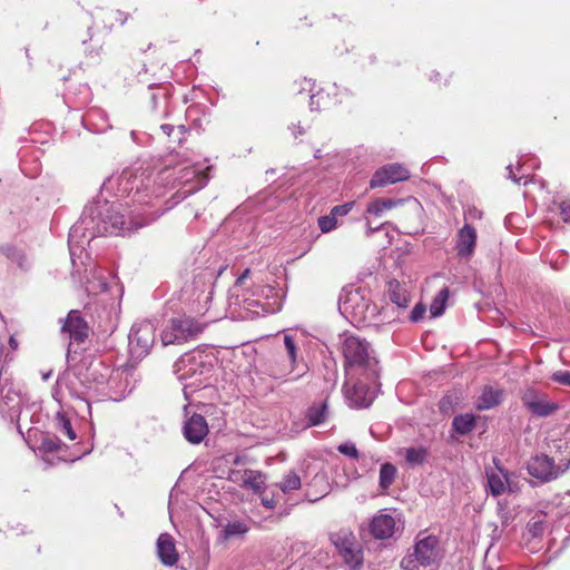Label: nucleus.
Here are the masks:
<instances>
[{
  "label": "nucleus",
  "instance_id": "18",
  "mask_svg": "<svg viewBox=\"0 0 570 570\" xmlns=\"http://www.w3.org/2000/svg\"><path fill=\"white\" fill-rule=\"evenodd\" d=\"M502 392L491 386H485L479 397L478 409L489 410L500 404Z\"/></svg>",
  "mask_w": 570,
  "mask_h": 570
},
{
  "label": "nucleus",
  "instance_id": "3",
  "mask_svg": "<svg viewBox=\"0 0 570 570\" xmlns=\"http://www.w3.org/2000/svg\"><path fill=\"white\" fill-rule=\"evenodd\" d=\"M204 327L202 323L190 317L171 320L168 328L161 334L163 344H183L196 337Z\"/></svg>",
  "mask_w": 570,
  "mask_h": 570
},
{
  "label": "nucleus",
  "instance_id": "30",
  "mask_svg": "<svg viewBox=\"0 0 570 570\" xmlns=\"http://www.w3.org/2000/svg\"><path fill=\"white\" fill-rule=\"evenodd\" d=\"M57 421L59 431L65 433L69 438V440L72 441L77 438L76 432L71 426L70 420L65 414L58 413Z\"/></svg>",
  "mask_w": 570,
  "mask_h": 570
},
{
  "label": "nucleus",
  "instance_id": "16",
  "mask_svg": "<svg viewBox=\"0 0 570 570\" xmlns=\"http://www.w3.org/2000/svg\"><path fill=\"white\" fill-rule=\"evenodd\" d=\"M297 358H268L265 366L269 371V375L274 379H282L292 373Z\"/></svg>",
  "mask_w": 570,
  "mask_h": 570
},
{
  "label": "nucleus",
  "instance_id": "17",
  "mask_svg": "<svg viewBox=\"0 0 570 570\" xmlns=\"http://www.w3.org/2000/svg\"><path fill=\"white\" fill-rule=\"evenodd\" d=\"M307 342H309L308 338L302 332L284 336V345L289 356H296L297 352L311 353V350L305 346Z\"/></svg>",
  "mask_w": 570,
  "mask_h": 570
},
{
  "label": "nucleus",
  "instance_id": "37",
  "mask_svg": "<svg viewBox=\"0 0 570 570\" xmlns=\"http://www.w3.org/2000/svg\"><path fill=\"white\" fill-rule=\"evenodd\" d=\"M354 206V203H346V204H343V205H337V206H334L332 209H331V213L337 218L338 216H345L347 215L352 207Z\"/></svg>",
  "mask_w": 570,
  "mask_h": 570
},
{
  "label": "nucleus",
  "instance_id": "20",
  "mask_svg": "<svg viewBox=\"0 0 570 570\" xmlns=\"http://www.w3.org/2000/svg\"><path fill=\"white\" fill-rule=\"evenodd\" d=\"M488 484L492 495L498 497L505 490L507 475L502 470L487 472Z\"/></svg>",
  "mask_w": 570,
  "mask_h": 570
},
{
  "label": "nucleus",
  "instance_id": "26",
  "mask_svg": "<svg viewBox=\"0 0 570 570\" xmlns=\"http://www.w3.org/2000/svg\"><path fill=\"white\" fill-rule=\"evenodd\" d=\"M396 468L391 463H384L380 470V487L383 490L389 489L395 479Z\"/></svg>",
  "mask_w": 570,
  "mask_h": 570
},
{
  "label": "nucleus",
  "instance_id": "40",
  "mask_svg": "<svg viewBox=\"0 0 570 570\" xmlns=\"http://www.w3.org/2000/svg\"><path fill=\"white\" fill-rule=\"evenodd\" d=\"M370 358H346L345 367H353V366H360V367H366L368 366Z\"/></svg>",
  "mask_w": 570,
  "mask_h": 570
},
{
  "label": "nucleus",
  "instance_id": "45",
  "mask_svg": "<svg viewBox=\"0 0 570 570\" xmlns=\"http://www.w3.org/2000/svg\"><path fill=\"white\" fill-rule=\"evenodd\" d=\"M249 274H250V269H249V268H246V269L242 273V275L237 278L236 284H237V285H242V284H244L245 279L249 276Z\"/></svg>",
  "mask_w": 570,
  "mask_h": 570
},
{
  "label": "nucleus",
  "instance_id": "29",
  "mask_svg": "<svg viewBox=\"0 0 570 570\" xmlns=\"http://www.w3.org/2000/svg\"><path fill=\"white\" fill-rule=\"evenodd\" d=\"M108 219L110 222V229L108 227H105L106 233H117L124 229V216L119 214L118 212H111L108 216Z\"/></svg>",
  "mask_w": 570,
  "mask_h": 570
},
{
  "label": "nucleus",
  "instance_id": "23",
  "mask_svg": "<svg viewBox=\"0 0 570 570\" xmlns=\"http://www.w3.org/2000/svg\"><path fill=\"white\" fill-rule=\"evenodd\" d=\"M474 426L475 419L472 414L458 415L453 419L452 422L453 430L461 435L470 433L474 429Z\"/></svg>",
  "mask_w": 570,
  "mask_h": 570
},
{
  "label": "nucleus",
  "instance_id": "21",
  "mask_svg": "<svg viewBox=\"0 0 570 570\" xmlns=\"http://www.w3.org/2000/svg\"><path fill=\"white\" fill-rule=\"evenodd\" d=\"M368 389L363 383H356L351 393L348 394V397L351 401L358 407H367L372 400L371 397H367Z\"/></svg>",
  "mask_w": 570,
  "mask_h": 570
},
{
  "label": "nucleus",
  "instance_id": "8",
  "mask_svg": "<svg viewBox=\"0 0 570 570\" xmlns=\"http://www.w3.org/2000/svg\"><path fill=\"white\" fill-rule=\"evenodd\" d=\"M405 204H409L411 206L410 212L417 215L420 212V204L416 199H391V198H377L373 202H371L367 205L366 212H365V219L367 222V226L371 230H376L380 228V226L372 227L371 225V217L380 218L386 213L387 210H391L392 208H395L397 206H404Z\"/></svg>",
  "mask_w": 570,
  "mask_h": 570
},
{
  "label": "nucleus",
  "instance_id": "42",
  "mask_svg": "<svg viewBox=\"0 0 570 570\" xmlns=\"http://www.w3.org/2000/svg\"><path fill=\"white\" fill-rule=\"evenodd\" d=\"M183 171L185 173L184 177H187V176H189V174H191L193 176H197V177L202 176V179H204V180L207 179L206 171H197L194 168H185Z\"/></svg>",
  "mask_w": 570,
  "mask_h": 570
},
{
  "label": "nucleus",
  "instance_id": "19",
  "mask_svg": "<svg viewBox=\"0 0 570 570\" xmlns=\"http://www.w3.org/2000/svg\"><path fill=\"white\" fill-rule=\"evenodd\" d=\"M243 488L250 489L255 493H262L265 488V475L261 471L245 470Z\"/></svg>",
  "mask_w": 570,
  "mask_h": 570
},
{
  "label": "nucleus",
  "instance_id": "24",
  "mask_svg": "<svg viewBox=\"0 0 570 570\" xmlns=\"http://www.w3.org/2000/svg\"><path fill=\"white\" fill-rule=\"evenodd\" d=\"M449 297L450 289L445 286L436 294L430 305V313L432 317H439L443 314Z\"/></svg>",
  "mask_w": 570,
  "mask_h": 570
},
{
  "label": "nucleus",
  "instance_id": "25",
  "mask_svg": "<svg viewBox=\"0 0 570 570\" xmlns=\"http://www.w3.org/2000/svg\"><path fill=\"white\" fill-rule=\"evenodd\" d=\"M249 531V527L244 521H230L226 525H224L222 530V538L224 540H228L233 537L244 535Z\"/></svg>",
  "mask_w": 570,
  "mask_h": 570
},
{
  "label": "nucleus",
  "instance_id": "27",
  "mask_svg": "<svg viewBox=\"0 0 570 570\" xmlns=\"http://www.w3.org/2000/svg\"><path fill=\"white\" fill-rule=\"evenodd\" d=\"M429 456V451L425 448H409L406 449L405 459L411 465L423 464Z\"/></svg>",
  "mask_w": 570,
  "mask_h": 570
},
{
  "label": "nucleus",
  "instance_id": "46",
  "mask_svg": "<svg viewBox=\"0 0 570 570\" xmlns=\"http://www.w3.org/2000/svg\"><path fill=\"white\" fill-rule=\"evenodd\" d=\"M3 354L6 356H8L9 355V351H8V347L4 344L3 340L0 337V356L3 355Z\"/></svg>",
  "mask_w": 570,
  "mask_h": 570
},
{
  "label": "nucleus",
  "instance_id": "33",
  "mask_svg": "<svg viewBox=\"0 0 570 570\" xmlns=\"http://www.w3.org/2000/svg\"><path fill=\"white\" fill-rule=\"evenodd\" d=\"M543 524H544V521L541 519L540 515H534L531 520V522L529 523V527H530V532L532 533L533 537H539L541 535V533L543 532Z\"/></svg>",
  "mask_w": 570,
  "mask_h": 570
},
{
  "label": "nucleus",
  "instance_id": "4",
  "mask_svg": "<svg viewBox=\"0 0 570 570\" xmlns=\"http://www.w3.org/2000/svg\"><path fill=\"white\" fill-rule=\"evenodd\" d=\"M331 541L348 566L356 568L362 564V550L352 531L342 529L332 533Z\"/></svg>",
  "mask_w": 570,
  "mask_h": 570
},
{
  "label": "nucleus",
  "instance_id": "10",
  "mask_svg": "<svg viewBox=\"0 0 570 570\" xmlns=\"http://www.w3.org/2000/svg\"><path fill=\"white\" fill-rule=\"evenodd\" d=\"M395 524V520L392 515L380 511L368 523V530L373 538L385 540L394 534Z\"/></svg>",
  "mask_w": 570,
  "mask_h": 570
},
{
  "label": "nucleus",
  "instance_id": "38",
  "mask_svg": "<svg viewBox=\"0 0 570 570\" xmlns=\"http://www.w3.org/2000/svg\"><path fill=\"white\" fill-rule=\"evenodd\" d=\"M440 411L444 414H450L453 411V399L451 395H445L439 403Z\"/></svg>",
  "mask_w": 570,
  "mask_h": 570
},
{
  "label": "nucleus",
  "instance_id": "35",
  "mask_svg": "<svg viewBox=\"0 0 570 570\" xmlns=\"http://www.w3.org/2000/svg\"><path fill=\"white\" fill-rule=\"evenodd\" d=\"M338 452L353 459H358V451L353 443H344L338 445Z\"/></svg>",
  "mask_w": 570,
  "mask_h": 570
},
{
  "label": "nucleus",
  "instance_id": "13",
  "mask_svg": "<svg viewBox=\"0 0 570 570\" xmlns=\"http://www.w3.org/2000/svg\"><path fill=\"white\" fill-rule=\"evenodd\" d=\"M343 94L336 86L321 88L318 91L311 96V106L316 110H325L342 102L337 97Z\"/></svg>",
  "mask_w": 570,
  "mask_h": 570
},
{
  "label": "nucleus",
  "instance_id": "9",
  "mask_svg": "<svg viewBox=\"0 0 570 570\" xmlns=\"http://www.w3.org/2000/svg\"><path fill=\"white\" fill-rule=\"evenodd\" d=\"M476 240V229L470 224H464L456 234L455 250L458 257L469 261L475 252Z\"/></svg>",
  "mask_w": 570,
  "mask_h": 570
},
{
  "label": "nucleus",
  "instance_id": "39",
  "mask_svg": "<svg viewBox=\"0 0 570 570\" xmlns=\"http://www.w3.org/2000/svg\"><path fill=\"white\" fill-rule=\"evenodd\" d=\"M553 381L570 386V372L569 371H559L553 373L552 375Z\"/></svg>",
  "mask_w": 570,
  "mask_h": 570
},
{
  "label": "nucleus",
  "instance_id": "14",
  "mask_svg": "<svg viewBox=\"0 0 570 570\" xmlns=\"http://www.w3.org/2000/svg\"><path fill=\"white\" fill-rule=\"evenodd\" d=\"M341 352L343 356H368L370 344L358 336L345 334L341 343Z\"/></svg>",
  "mask_w": 570,
  "mask_h": 570
},
{
  "label": "nucleus",
  "instance_id": "7",
  "mask_svg": "<svg viewBox=\"0 0 570 570\" xmlns=\"http://www.w3.org/2000/svg\"><path fill=\"white\" fill-rule=\"evenodd\" d=\"M523 406L532 414L539 417L552 415L559 405L548 400V396L539 391L528 387L521 394Z\"/></svg>",
  "mask_w": 570,
  "mask_h": 570
},
{
  "label": "nucleus",
  "instance_id": "12",
  "mask_svg": "<svg viewBox=\"0 0 570 570\" xmlns=\"http://www.w3.org/2000/svg\"><path fill=\"white\" fill-rule=\"evenodd\" d=\"M157 556L164 566L173 567L179 559L175 540L169 533H161L156 543Z\"/></svg>",
  "mask_w": 570,
  "mask_h": 570
},
{
  "label": "nucleus",
  "instance_id": "36",
  "mask_svg": "<svg viewBox=\"0 0 570 570\" xmlns=\"http://www.w3.org/2000/svg\"><path fill=\"white\" fill-rule=\"evenodd\" d=\"M42 449L46 452H58L61 449L60 441L58 439L47 438L42 441Z\"/></svg>",
  "mask_w": 570,
  "mask_h": 570
},
{
  "label": "nucleus",
  "instance_id": "44",
  "mask_svg": "<svg viewBox=\"0 0 570 570\" xmlns=\"http://www.w3.org/2000/svg\"><path fill=\"white\" fill-rule=\"evenodd\" d=\"M262 504L267 509H274L276 507V501L274 498L262 497Z\"/></svg>",
  "mask_w": 570,
  "mask_h": 570
},
{
  "label": "nucleus",
  "instance_id": "6",
  "mask_svg": "<svg viewBox=\"0 0 570 570\" xmlns=\"http://www.w3.org/2000/svg\"><path fill=\"white\" fill-rule=\"evenodd\" d=\"M410 170L402 164L391 163L380 167L370 180L372 189L386 187L410 178Z\"/></svg>",
  "mask_w": 570,
  "mask_h": 570
},
{
  "label": "nucleus",
  "instance_id": "11",
  "mask_svg": "<svg viewBox=\"0 0 570 570\" xmlns=\"http://www.w3.org/2000/svg\"><path fill=\"white\" fill-rule=\"evenodd\" d=\"M184 436L191 444H199L208 434V425L200 414H193L184 424Z\"/></svg>",
  "mask_w": 570,
  "mask_h": 570
},
{
  "label": "nucleus",
  "instance_id": "28",
  "mask_svg": "<svg viewBox=\"0 0 570 570\" xmlns=\"http://www.w3.org/2000/svg\"><path fill=\"white\" fill-rule=\"evenodd\" d=\"M302 485L301 478L294 471L288 472L284 479L278 483L279 489L284 493L298 490Z\"/></svg>",
  "mask_w": 570,
  "mask_h": 570
},
{
  "label": "nucleus",
  "instance_id": "5",
  "mask_svg": "<svg viewBox=\"0 0 570 570\" xmlns=\"http://www.w3.org/2000/svg\"><path fill=\"white\" fill-rule=\"evenodd\" d=\"M569 468V463L566 468H561L554 463V460L546 454H537L532 456L528 464L527 470L530 475L540 480L541 482H550L556 480Z\"/></svg>",
  "mask_w": 570,
  "mask_h": 570
},
{
  "label": "nucleus",
  "instance_id": "2",
  "mask_svg": "<svg viewBox=\"0 0 570 570\" xmlns=\"http://www.w3.org/2000/svg\"><path fill=\"white\" fill-rule=\"evenodd\" d=\"M61 331L68 333L70 338L67 356L86 351L90 328L78 311L69 312Z\"/></svg>",
  "mask_w": 570,
  "mask_h": 570
},
{
  "label": "nucleus",
  "instance_id": "22",
  "mask_svg": "<svg viewBox=\"0 0 570 570\" xmlns=\"http://www.w3.org/2000/svg\"><path fill=\"white\" fill-rule=\"evenodd\" d=\"M327 413V402L324 401L323 403L316 405H312L306 413L307 419V425L314 426L323 423L326 419Z\"/></svg>",
  "mask_w": 570,
  "mask_h": 570
},
{
  "label": "nucleus",
  "instance_id": "34",
  "mask_svg": "<svg viewBox=\"0 0 570 570\" xmlns=\"http://www.w3.org/2000/svg\"><path fill=\"white\" fill-rule=\"evenodd\" d=\"M426 313V306L422 302L417 303L410 314V321L416 323L421 321Z\"/></svg>",
  "mask_w": 570,
  "mask_h": 570
},
{
  "label": "nucleus",
  "instance_id": "15",
  "mask_svg": "<svg viewBox=\"0 0 570 570\" xmlns=\"http://www.w3.org/2000/svg\"><path fill=\"white\" fill-rule=\"evenodd\" d=\"M387 296L400 308H406L411 302L409 291L397 279H392L387 283Z\"/></svg>",
  "mask_w": 570,
  "mask_h": 570
},
{
  "label": "nucleus",
  "instance_id": "32",
  "mask_svg": "<svg viewBox=\"0 0 570 570\" xmlns=\"http://www.w3.org/2000/svg\"><path fill=\"white\" fill-rule=\"evenodd\" d=\"M554 205L557 206L562 220L564 223H570V200L554 202Z\"/></svg>",
  "mask_w": 570,
  "mask_h": 570
},
{
  "label": "nucleus",
  "instance_id": "43",
  "mask_svg": "<svg viewBox=\"0 0 570 570\" xmlns=\"http://www.w3.org/2000/svg\"><path fill=\"white\" fill-rule=\"evenodd\" d=\"M7 347H8L9 354L12 353V352H17L18 347H19L18 340L14 336H10L9 340H8V346Z\"/></svg>",
  "mask_w": 570,
  "mask_h": 570
},
{
  "label": "nucleus",
  "instance_id": "1",
  "mask_svg": "<svg viewBox=\"0 0 570 570\" xmlns=\"http://www.w3.org/2000/svg\"><path fill=\"white\" fill-rule=\"evenodd\" d=\"M439 559V539L435 535H428L416 540L413 551L402 559L401 567L404 570H419L420 567L435 564Z\"/></svg>",
  "mask_w": 570,
  "mask_h": 570
},
{
  "label": "nucleus",
  "instance_id": "41",
  "mask_svg": "<svg viewBox=\"0 0 570 570\" xmlns=\"http://www.w3.org/2000/svg\"><path fill=\"white\" fill-rule=\"evenodd\" d=\"M244 474H245V470L244 471H239V470L232 471L229 473V480L232 482L238 483L243 488V480L245 479Z\"/></svg>",
  "mask_w": 570,
  "mask_h": 570
},
{
  "label": "nucleus",
  "instance_id": "31",
  "mask_svg": "<svg viewBox=\"0 0 570 570\" xmlns=\"http://www.w3.org/2000/svg\"><path fill=\"white\" fill-rule=\"evenodd\" d=\"M317 223L322 233H330L336 228L337 218L332 213H330L326 216H321Z\"/></svg>",
  "mask_w": 570,
  "mask_h": 570
}]
</instances>
